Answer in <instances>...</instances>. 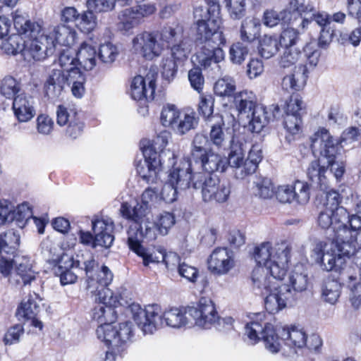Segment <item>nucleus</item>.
<instances>
[{
  "label": "nucleus",
  "instance_id": "obj_33",
  "mask_svg": "<svg viewBox=\"0 0 361 361\" xmlns=\"http://www.w3.org/2000/svg\"><path fill=\"white\" fill-rule=\"evenodd\" d=\"M38 298L39 295L36 293H34V297L30 295L21 302L17 310L16 314L19 319L30 320L32 326L41 330L42 329L43 324L36 318L40 310L39 305L36 301V299Z\"/></svg>",
  "mask_w": 361,
  "mask_h": 361
},
{
  "label": "nucleus",
  "instance_id": "obj_35",
  "mask_svg": "<svg viewBox=\"0 0 361 361\" xmlns=\"http://www.w3.org/2000/svg\"><path fill=\"white\" fill-rule=\"evenodd\" d=\"M16 270L17 274L21 278L23 285H30L32 282L41 284V279L38 274L32 269V263L30 258L27 257H18L15 260Z\"/></svg>",
  "mask_w": 361,
  "mask_h": 361
},
{
  "label": "nucleus",
  "instance_id": "obj_19",
  "mask_svg": "<svg viewBox=\"0 0 361 361\" xmlns=\"http://www.w3.org/2000/svg\"><path fill=\"white\" fill-rule=\"evenodd\" d=\"M188 317L196 326L205 329L214 326L220 319L214 302L206 298L200 299L196 306L188 307Z\"/></svg>",
  "mask_w": 361,
  "mask_h": 361
},
{
  "label": "nucleus",
  "instance_id": "obj_43",
  "mask_svg": "<svg viewBox=\"0 0 361 361\" xmlns=\"http://www.w3.org/2000/svg\"><path fill=\"white\" fill-rule=\"evenodd\" d=\"M118 27L121 30L129 31L142 23L133 7L122 10L118 16Z\"/></svg>",
  "mask_w": 361,
  "mask_h": 361
},
{
  "label": "nucleus",
  "instance_id": "obj_29",
  "mask_svg": "<svg viewBox=\"0 0 361 361\" xmlns=\"http://www.w3.org/2000/svg\"><path fill=\"white\" fill-rule=\"evenodd\" d=\"M176 223L175 216L173 213L169 212H163L160 213L156 218L155 221L151 220L149 216L142 219L140 222L131 223L130 225L136 224L139 231L145 230L146 226L152 224L155 230L156 238L158 234L166 235L169 233V230L174 226Z\"/></svg>",
  "mask_w": 361,
  "mask_h": 361
},
{
  "label": "nucleus",
  "instance_id": "obj_42",
  "mask_svg": "<svg viewBox=\"0 0 361 361\" xmlns=\"http://www.w3.org/2000/svg\"><path fill=\"white\" fill-rule=\"evenodd\" d=\"M261 23L259 19L245 18L241 25L240 37L243 41L252 42L260 34Z\"/></svg>",
  "mask_w": 361,
  "mask_h": 361
},
{
  "label": "nucleus",
  "instance_id": "obj_46",
  "mask_svg": "<svg viewBox=\"0 0 361 361\" xmlns=\"http://www.w3.org/2000/svg\"><path fill=\"white\" fill-rule=\"evenodd\" d=\"M279 45L276 36L264 35L259 42V54L264 59H270L278 52Z\"/></svg>",
  "mask_w": 361,
  "mask_h": 361
},
{
  "label": "nucleus",
  "instance_id": "obj_57",
  "mask_svg": "<svg viewBox=\"0 0 361 361\" xmlns=\"http://www.w3.org/2000/svg\"><path fill=\"white\" fill-rule=\"evenodd\" d=\"M132 324L129 322L121 323L116 328V335L114 340V346L120 347L127 343L133 337Z\"/></svg>",
  "mask_w": 361,
  "mask_h": 361
},
{
  "label": "nucleus",
  "instance_id": "obj_16",
  "mask_svg": "<svg viewBox=\"0 0 361 361\" xmlns=\"http://www.w3.org/2000/svg\"><path fill=\"white\" fill-rule=\"evenodd\" d=\"M84 264L87 276V288L95 295H102V293L104 289H109L107 286L113 280L112 272L106 266L99 267L94 259L87 260Z\"/></svg>",
  "mask_w": 361,
  "mask_h": 361
},
{
  "label": "nucleus",
  "instance_id": "obj_37",
  "mask_svg": "<svg viewBox=\"0 0 361 361\" xmlns=\"http://www.w3.org/2000/svg\"><path fill=\"white\" fill-rule=\"evenodd\" d=\"M175 27L180 28V36L177 38L174 37V39H172L170 42H166V47L170 48L171 56L174 59L183 61L188 57L191 51V44L188 40L183 37V27L177 25Z\"/></svg>",
  "mask_w": 361,
  "mask_h": 361
},
{
  "label": "nucleus",
  "instance_id": "obj_27",
  "mask_svg": "<svg viewBox=\"0 0 361 361\" xmlns=\"http://www.w3.org/2000/svg\"><path fill=\"white\" fill-rule=\"evenodd\" d=\"M12 109L17 121L27 123L36 114L35 101L33 97L26 93H20L13 98Z\"/></svg>",
  "mask_w": 361,
  "mask_h": 361
},
{
  "label": "nucleus",
  "instance_id": "obj_13",
  "mask_svg": "<svg viewBox=\"0 0 361 361\" xmlns=\"http://www.w3.org/2000/svg\"><path fill=\"white\" fill-rule=\"evenodd\" d=\"M76 36L77 32L74 28L63 24L53 27L47 34L42 33L41 40H37V49H42L44 54L43 60L53 54L56 44L65 47L73 45Z\"/></svg>",
  "mask_w": 361,
  "mask_h": 361
},
{
  "label": "nucleus",
  "instance_id": "obj_62",
  "mask_svg": "<svg viewBox=\"0 0 361 361\" xmlns=\"http://www.w3.org/2000/svg\"><path fill=\"white\" fill-rule=\"evenodd\" d=\"M294 200L298 204H306L310 200V187L305 182L296 180L293 185Z\"/></svg>",
  "mask_w": 361,
  "mask_h": 361
},
{
  "label": "nucleus",
  "instance_id": "obj_47",
  "mask_svg": "<svg viewBox=\"0 0 361 361\" xmlns=\"http://www.w3.org/2000/svg\"><path fill=\"white\" fill-rule=\"evenodd\" d=\"M283 125L287 132L286 138L288 142H291L295 139V136L298 135L302 131V123L301 116L294 114H286Z\"/></svg>",
  "mask_w": 361,
  "mask_h": 361
},
{
  "label": "nucleus",
  "instance_id": "obj_9",
  "mask_svg": "<svg viewBox=\"0 0 361 361\" xmlns=\"http://www.w3.org/2000/svg\"><path fill=\"white\" fill-rule=\"evenodd\" d=\"M152 226L153 225L149 224L146 226L145 230L139 231L136 224L130 225L127 231V243L130 250L142 259V264L145 267L150 264H157L161 259L163 248L159 247L157 249H150L142 245L144 239L147 241L156 240L155 230Z\"/></svg>",
  "mask_w": 361,
  "mask_h": 361
},
{
  "label": "nucleus",
  "instance_id": "obj_18",
  "mask_svg": "<svg viewBox=\"0 0 361 361\" xmlns=\"http://www.w3.org/2000/svg\"><path fill=\"white\" fill-rule=\"evenodd\" d=\"M102 294L96 295L98 303L93 309V319L99 324H113L117 317L115 307L119 303V297L111 289H104Z\"/></svg>",
  "mask_w": 361,
  "mask_h": 361
},
{
  "label": "nucleus",
  "instance_id": "obj_63",
  "mask_svg": "<svg viewBox=\"0 0 361 361\" xmlns=\"http://www.w3.org/2000/svg\"><path fill=\"white\" fill-rule=\"evenodd\" d=\"M56 123L60 126H63L80 116L74 109H68L63 105H59L56 108Z\"/></svg>",
  "mask_w": 361,
  "mask_h": 361
},
{
  "label": "nucleus",
  "instance_id": "obj_50",
  "mask_svg": "<svg viewBox=\"0 0 361 361\" xmlns=\"http://www.w3.org/2000/svg\"><path fill=\"white\" fill-rule=\"evenodd\" d=\"M75 25L81 32L90 33L97 27V16L92 10L83 11L80 13Z\"/></svg>",
  "mask_w": 361,
  "mask_h": 361
},
{
  "label": "nucleus",
  "instance_id": "obj_48",
  "mask_svg": "<svg viewBox=\"0 0 361 361\" xmlns=\"http://www.w3.org/2000/svg\"><path fill=\"white\" fill-rule=\"evenodd\" d=\"M236 88L235 81L229 76L219 79L214 85V92L221 97H231Z\"/></svg>",
  "mask_w": 361,
  "mask_h": 361
},
{
  "label": "nucleus",
  "instance_id": "obj_10",
  "mask_svg": "<svg viewBox=\"0 0 361 361\" xmlns=\"http://www.w3.org/2000/svg\"><path fill=\"white\" fill-rule=\"evenodd\" d=\"M160 121L163 126L183 135L197 127L199 118L192 109H179L174 104H167L161 109Z\"/></svg>",
  "mask_w": 361,
  "mask_h": 361
},
{
  "label": "nucleus",
  "instance_id": "obj_2",
  "mask_svg": "<svg viewBox=\"0 0 361 361\" xmlns=\"http://www.w3.org/2000/svg\"><path fill=\"white\" fill-rule=\"evenodd\" d=\"M292 247L285 240L264 241L253 252L257 266L251 274L252 288L255 294L264 295L282 280L287 273Z\"/></svg>",
  "mask_w": 361,
  "mask_h": 361
},
{
  "label": "nucleus",
  "instance_id": "obj_15",
  "mask_svg": "<svg viewBox=\"0 0 361 361\" xmlns=\"http://www.w3.org/2000/svg\"><path fill=\"white\" fill-rule=\"evenodd\" d=\"M159 189L157 187L146 188L141 195V200L136 206L132 207L128 202H123L120 212L121 215L131 223H137L144 219L151 213L152 205L158 198Z\"/></svg>",
  "mask_w": 361,
  "mask_h": 361
},
{
  "label": "nucleus",
  "instance_id": "obj_53",
  "mask_svg": "<svg viewBox=\"0 0 361 361\" xmlns=\"http://www.w3.org/2000/svg\"><path fill=\"white\" fill-rule=\"evenodd\" d=\"M59 64L62 68L60 71L65 75L68 74L73 68H78L77 67L78 62L76 60V56H75V53L70 49L63 50L60 54L59 57ZM54 71L59 70L54 69L51 73Z\"/></svg>",
  "mask_w": 361,
  "mask_h": 361
},
{
  "label": "nucleus",
  "instance_id": "obj_51",
  "mask_svg": "<svg viewBox=\"0 0 361 361\" xmlns=\"http://www.w3.org/2000/svg\"><path fill=\"white\" fill-rule=\"evenodd\" d=\"M285 10L290 11L293 19L298 16L306 17L310 13L314 11V7L312 4H305V0H290Z\"/></svg>",
  "mask_w": 361,
  "mask_h": 361
},
{
  "label": "nucleus",
  "instance_id": "obj_7",
  "mask_svg": "<svg viewBox=\"0 0 361 361\" xmlns=\"http://www.w3.org/2000/svg\"><path fill=\"white\" fill-rule=\"evenodd\" d=\"M209 140L206 135L197 133L192 142L190 159L195 165H198L207 173L224 172L227 162L219 154L214 152L208 147Z\"/></svg>",
  "mask_w": 361,
  "mask_h": 361
},
{
  "label": "nucleus",
  "instance_id": "obj_36",
  "mask_svg": "<svg viewBox=\"0 0 361 361\" xmlns=\"http://www.w3.org/2000/svg\"><path fill=\"white\" fill-rule=\"evenodd\" d=\"M339 219V216H336L335 212H333V210L322 209L320 211L317 218L319 226L323 229L332 228L335 236L334 239L325 238L316 240L312 245V247H314L315 242L318 240H334L335 244H339L338 242V231L340 224L343 221L342 220L340 221ZM312 249L313 248H312Z\"/></svg>",
  "mask_w": 361,
  "mask_h": 361
},
{
  "label": "nucleus",
  "instance_id": "obj_14",
  "mask_svg": "<svg viewBox=\"0 0 361 361\" xmlns=\"http://www.w3.org/2000/svg\"><path fill=\"white\" fill-rule=\"evenodd\" d=\"M92 227L94 233V237L89 231H79L80 243L92 247L101 246L107 248L111 247L114 240L112 234L113 221L109 218H96L92 221Z\"/></svg>",
  "mask_w": 361,
  "mask_h": 361
},
{
  "label": "nucleus",
  "instance_id": "obj_3",
  "mask_svg": "<svg viewBox=\"0 0 361 361\" xmlns=\"http://www.w3.org/2000/svg\"><path fill=\"white\" fill-rule=\"evenodd\" d=\"M129 309L133 319L144 334H152L164 325L180 329L188 325L190 319L188 307H173L162 311L159 305H147L142 309L138 304H132Z\"/></svg>",
  "mask_w": 361,
  "mask_h": 361
},
{
  "label": "nucleus",
  "instance_id": "obj_45",
  "mask_svg": "<svg viewBox=\"0 0 361 361\" xmlns=\"http://www.w3.org/2000/svg\"><path fill=\"white\" fill-rule=\"evenodd\" d=\"M340 202L339 193L335 190L329 191L326 195L323 209L333 210L336 216H339L340 221H345L348 219V212L344 207L339 206Z\"/></svg>",
  "mask_w": 361,
  "mask_h": 361
},
{
  "label": "nucleus",
  "instance_id": "obj_28",
  "mask_svg": "<svg viewBox=\"0 0 361 361\" xmlns=\"http://www.w3.org/2000/svg\"><path fill=\"white\" fill-rule=\"evenodd\" d=\"M49 261L53 265L55 274L60 277L62 286L72 284L77 281L78 276L73 271L74 262L68 255L63 254Z\"/></svg>",
  "mask_w": 361,
  "mask_h": 361
},
{
  "label": "nucleus",
  "instance_id": "obj_25",
  "mask_svg": "<svg viewBox=\"0 0 361 361\" xmlns=\"http://www.w3.org/2000/svg\"><path fill=\"white\" fill-rule=\"evenodd\" d=\"M149 153V151H147L143 154L145 161L137 166V171L140 177L147 184L157 185L161 182V173L167 161L164 163L161 159L150 157Z\"/></svg>",
  "mask_w": 361,
  "mask_h": 361
},
{
  "label": "nucleus",
  "instance_id": "obj_60",
  "mask_svg": "<svg viewBox=\"0 0 361 361\" xmlns=\"http://www.w3.org/2000/svg\"><path fill=\"white\" fill-rule=\"evenodd\" d=\"M300 56L301 51L298 48L284 49L280 58L279 65L283 68L295 66Z\"/></svg>",
  "mask_w": 361,
  "mask_h": 361
},
{
  "label": "nucleus",
  "instance_id": "obj_41",
  "mask_svg": "<svg viewBox=\"0 0 361 361\" xmlns=\"http://www.w3.org/2000/svg\"><path fill=\"white\" fill-rule=\"evenodd\" d=\"M256 104L257 97L252 91L245 90L234 94L233 104L240 114L251 111L257 106Z\"/></svg>",
  "mask_w": 361,
  "mask_h": 361
},
{
  "label": "nucleus",
  "instance_id": "obj_22",
  "mask_svg": "<svg viewBox=\"0 0 361 361\" xmlns=\"http://www.w3.org/2000/svg\"><path fill=\"white\" fill-rule=\"evenodd\" d=\"M13 26L24 41L41 40V25L29 19L25 13L16 10L12 13Z\"/></svg>",
  "mask_w": 361,
  "mask_h": 361
},
{
  "label": "nucleus",
  "instance_id": "obj_49",
  "mask_svg": "<svg viewBox=\"0 0 361 361\" xmlns=\"http://www.w3.org/2000/svg\"><path fill=\"white\" fill-rule=\"evenodd\" d=\"M12 221H16L18 226L23 228L27 221L32 218V209L27 202H23L16 207L12 204Z\"/></svg>",
  "mask_w": 361,
  "mask_h": 361
},
{
  "label": "nucleus",
  "instance_id": "obj_1",
  "mask_svg": "<svg viewBox=\"0 0 361 361\" xmlns=\"http://www.w3.org/2000/svg\"><path fill=\"white\" fill-rule=\"evenodd\" d=\"M265 314L257 313L252 320L245 326V336L249 343L253 345L262 338L265 348L271 353H277L282 350L283 354L293 357L305 347L317 349L322 345V340L317 335H312L309 340L303 329L296 326H286L279 331L281 339L285 347L281 348L278 335L272 324L264 321Z\"/></svg>",
  "mask_w": 361,
  "mask_h": 361
},
{
  "label": "nucleus",
  "instance_id": "obj_52",
  "mask_svg": "<svg viewBox=\"0 0 361 361\" xmlns=\"http://www.w3.org/2000/svg\"><path fill=\"white\" fill-rule=\"evenodd\" d=\"M292 20L290 11L283 10L278 13L274 10L267 11L264 13V24L267 27H274L281 21L289 23Z\"/></svg>",
  "mask_w": 361,
  "mask_h": 361
},
{
  "label": "nucleus",
  "instance_id": "obj_4",
  "mask_svg": "<svg viewBox=\"0 0 361 361\" xmlns=\"http://www.w3.org/2000/svg\"><path fill=\"white\" fill-rule=\"evenodd\" d=\"M180 27H164L160 32L144 31L132 40L133 51L148 61L160 56L166 48V42L180 36Z\"/></svg>",
  "mask_w": 361,
  "mask_h": 361
},
{
  "label": "nucleus",
  "instance_id": "obj_38",
  "mask_svg": "<svg viewBox=\"0 0 361 361\" xmlns=\"http://www.w3.org/2000/svg\"><path fill=\"white\" fill-rule=\"evenodd\" d=\"M327 168L322 166L320 161L315 160L310 163L307 168V176L312 184L321 190H326L329 188V180L326 176Z\"/></svg>",
  "mask_w": 361,
  "mask_h": 361
},
{
  "label": "nucleus",
  "instance_id": "obj_23",
  "mask_svg": "<svg viewBox=\"0 0 361 361\" xmlns=\"http://www.w3.org/2000/svg\"><path fill=\"white\" fill-rule=\"evenodd\" d=\"M234 267L235 259L233 253L225 247H219L214 249L208 259V269L216 275H226Z\"/></svg>",
  "mask_w": 361,
  "mask_h": 361
},
{
  "label": "nucleus",
  "instance_id": "obj_24",
  "mask_svg": "<svg viewBox=\"0 0 361 361\" xmlns=\"http://www.w3.org/2000/svg\"><path fill=\"white\" fill-rule=\"evenodd\" d=\"M20 235L13 231L0 233V273L4 276H8L11 274L14 260L6 257L3 253L13 252L18 246Z\"/></svg>",
  "mask_w": 361,
  "mask_h": 361
},
{
  "label": "nucleus",
  "instance_id": "obj_54",
  "mask_svg": "<svg viewBox=\"0 0 361 361\" xmlns=\"http://www.w3.org/2000/svg\"><path fill=\"white\" fill-rule=\"evenodd\" d=\"M97 54L102 62L111 64L118 57L119 51L116 45L111 42H106L100 45Z\"/></svg>",
  "mask_w": 361,
  "mask_h": 361
},
{
  "label": "nucleus",
  "instance_id": "obj_32",
  "mask_svg": "<svg viewBox=\"0 0 361 361\" xmlns=\"http://www.w3.org/2000/svg\"><path fill=\"white\" fill-rule=\"evenodd\" d=\"M225 57L224 50L220 47L202 46L196 54L192 56V61L204 68H209L213 63L219 68L218 63Z\"/></svg>",
  "mask_w": 361,
  "mask_h": 361
},
{
  "label": "nucleus",
  "instance_id": "obj_5",
  "mask_svg": "<svg viewBox=\"0 0 361 361\" xmlns=\"http://www.w3.org/2000/svg\"><path fill=\"white\" fill-rule=\"evenodd\" d=\"M312 150H318L321 156L326 159L327 169L337 180L345 171V159L342 154L343 146L325 128L319 129L311 137Z\"/></svg>",
  "mask_w": 361,
  "mask_h": 361
},
{
  "label": "nucleus",
  "instance_id": "obj_26",
  "mask_svg": "<svg viewBox=\"0 0 361 361\" xmlns=\"http://www.w3.org/2000/svg\"><path fill=\"white\" fill-rule=\"evenodd\" d=\"M245 152V145L243 143L233 140L228 159L224 157L227 162L226 167L230 166L234 169L235 176L238 179H244L249 176L247 171H245L247 168Z\"/></svg>",
  "mask_w": 361,
  "mask_h": 361
},
{
  "label": "nucleus",
  "instance_id": "obj_31",
  "mask_svg": "<svg viewBox=\"0 0 361 361\" xmlns=\"http://www.w3.org/2000/svg\"><path fill=\"white\" fill-rule=\"evenodd\" d=\"M171 138L170 132L166 130L161 131L152 141H146V144H142L143 146L141 147L142 154H145L147 151H149L150 157L161 159L164 163L166 161L168 162L166 153L171 151L165 150V147Z\"/></svg>",
  "mask_w": 361,
  "mask_h": 361
},
{
  "label": "nucleus",
  "instance_id": "obj_11",
  "mask_svg": "<svg viewBox=\"0 0 361 361\" xmlns=\"http://www.w3.org/2000/svg\"><path fill=\"white\" fill-rule=\"evenodd\" d=\"M166 155H168L166 167H171L168 180L180 190H186L190 187L194 188L195 176L202 174V172L197 171L200 169L198 168V165H195L193 162L185 159L178 163L173 152H168Z\"/></svg>",
  "mask_w": 361,
  "mask_h": 361
},
{
  "label": "nucleus",
  "instance_id": "obj_20",
  "mask_svg": "<svg viewBox=\"0 0 361 361\" xmlns=\"http://www.w3.org/2000/svg\"><path fill=\"white\" fill-rule=\"evenodd\" d=\"M264 295V307L270 314L278 313L294 300L293 291L288 284H278Z\"/></svg>",
  "mask_w": 361,
  "mask_h": 361
},
{
  "label": "nucleus",
  "instance_id": "obj_40",
  "mask_svg": "<svg viewBox=\"0 0 361 361\" xmlns=\"http://www.w3.org/2000/svg\"><path fill=\"white\" fill-rule=\"evenodd\" d=\"M342 290L341 283L336 279H326L321 287V296L322 300L331 305H335L341 296Z\"/></svg>",
  "mask_w": 361,
  "mask_h": 361
},
{
  "label": "nucleus",
  "instance_id": "obj_30",
  "mask_svg": "<svg viewBox=\"0 0 361 361\" xmlns=\"http://www.w3.org/2000/svg\"><path fill=\"white\" fill-rule=\"evenodd\" d=\"M307 78L306 65L295 66L293 72L285 75L282 78L281 88L288 92L300 91L305 86Z\"/></svg>",
  "mask_w": 361,
  "mask_h": 361
},
{
  "label": "nucleus",
  "instance_id": "obj_58",
  "mask_svg": "<svg viewBox=\"0 0 361 361\" xmlns=\"http://www.w3.org/2000/svg\"><path fill=\"white\" fill-rule=\"evenodd\" d=\"M0 90L6 98H14L20 90V85L15 78L8 76L3 79Z\"/></svg>",
  "mask_w": 361,
  "mask_h": 361
},
{
  "label": "nucleus",
  "instance_id": "obj_61",
  "mask_svg": "<svg viewBox=\"0 0 361 361\" xmlns=\"http://www.w3.org/2000/svg\"><path fill=\"white\" fill-rule=\"evenodd\" d=\"M299 39V32L297 30L288 27L281 34L279 42L283 49L297 48L295 47Z\"/></svg>",
  "mask_w": 361,
  "mask_h": 361
},
{
  "label": "nucleus",
  "instance_id": "obj_64",
  "mask_svg": "<svg viewBox=\"0 0 361 361\" xmlns=\"http://www.w3.org/2000/svg\"><path fill=\"white\" fill-rule=\"evenodd\" d=\"M224 3L232 18L239 19L245 15V0H224Z\"/></svg>",
  "mask_w": 361,
  "mask_h": 361
},
{
  "label": "nucleus",
  "instance_id": "obj_56",
  "mask_svg": "<svg viewBox=\"0 0 361 361\" xmlns=\"http://www.w3.org/2000/svg\"><path fill=\"white\" fill-rule=\"evenodd\" d=\"M262 159V154L261 147L259 145H252L249 150L248 155L246 159L247 168L245 169V171H247L249 176L255 172L258 164Z\"/></svg>",
  "mask_w": 361,
  "mask_h": 361
},
{
  "label": "nucleus",
  "instance_id": "obj_12",
  "mask_svg": "<svg viewBox=\"0 0 361 361\" xmlns=\"http://www.w3.org/2000/svg\"><path fill=\"white\" fill-rule=\"evenodd\" d=\"M213 173L197 174L194 177V189H200L204 202H226L230 195L231 189L227 183H221Z\"/></svg>",
  "mask_w": 361,
  "mask_h": 361
},
{
  "label": "nucleus",
  "instance_id": "obj_6",
  "mask_svg": "<svg viewBox=\"0 0 361 361\" xmlns=\"http://www.w3.org/2000/svg\"><path fill=\"white\" fill-rule=\"evenodd\" d=\"M196 39L210 45V42L218 45L224 44L226 38L220 30L221 19L219 8L214 6L210 8L202 6L194 9Z\"/></svg>",
  "mask_w": 361,
  "mask_h": 361
},
{
  "label": "nucleus",
  "instance_id": "obj_59",
  "mask_svg": "<svg viewBox=\"0 0 361 361\" xmlns=\"http://www.w3.org/2000/svg\"><path fill=\"white\" fill-rule=\"evenodd\" d=\"M248 48L243 42L233 44L229 49V59L234 64L240 65L248 54Z\"/></svg>",
  "mask_w": 361,
  "mask_h": 361
},
{
  "label": "nucleus",
  "instance_id": "obj_44",
  "mask_svg": "<svg viewBox=\"0 0 361 361\" xmlns=\"http://www.w3.org/2000/svg\"><path fill=\"white\" fill-rule=\"evenodd\" d=\"M252 111L249 128L253 133H259L269 123V114L267 108L263 106H257Z\"/></svg>",
  "mask_w": 361,
  "mask_h": 361
},
{
  "label": "nucleus",
  "instance_id": "obj_34",
  "mask_svg": "<svg viewBox=\"0 0 361 361\" xmlns=\"http://www.w3.org/2000/svg\"><path fill=\"white\" fill-rule=\"evenodd\" d=\"M97 56L96 47L90 42H83L76 52V60L84 70L92 71L97 65Z\"/></svg>",
  "mask_w": 361,
  "mask_h": 361
},
{
  "label": "nucleus",
  "instance_id": "obj_17",
  "mask_svg": "<svg viewBox=\"0 0 361 361\" xmlns=\"http://www.w3.org/2000/svg\"><path fill=\"white\" fill-rule=\"evenodd\" d=\"M18 35H12L8 37H4L0 39V47L7 54L16 55L21 54L23 57L30 61L43 60L44 54L42 51L37 49V40L24 41Z\"/></svg>",
  "mask_w": 361,
  "mask_h": 361
},
{
  "label": "nucleus",
  "instance_id": "obj_55",
  "mask_svg": "<svg viewBox=\"0 0 361 361\" xmlns=\"http://www.w3.org/2000/svg\"><path fill=\"white\" fill-rule=\"evenodd\" d=\"M98 339L107 345L114 346V340L116 335V327L112 324H99L96 330Z\"/></svg>",
  "mask_w": 361,
  "mask_h": 361
},
{
  "label": "nucleus",
  "instance_id": "obj_21",
  "mask_svg": "<svg viewBox=\"0 0 361 361\" xmlns=\"http://www.w3.org/2000/svg\"><path fill=\"white\" fill-rule=\"evenodd\" d=\"M157 73L155 70L150 69L145 77L135 76L130 85V94L134 100H142L145 98L152 100L156 88Z\"/></svg>",
  "mask_w": 361,
  "mask_h": 361
},
{
  "label": "nucleus",
  "instance_id": "obj_8",
  "mask_svg": "<svg viewBox=\"0 0 361 361\" xmlns=\"http://www.w3.org/2000/svg\"><path fill=\"white\" fill-rule=\"evenodd\" d=\"M85 76L79 68H73L66 75L61 71H54L44 84V92L49 98H57L67 84L71 86V92L75 97L82 98L85 92Z\"/></svg>",
  "mask_w": 361,
  "mask_h": 361
},
{
  "label": "nucleus",
  "instance_id": "obj_39",
  "mask_svg": "<svg viewBox=\"0 0 361 361\" xmlns=\"http://www.w3.org/2000/svg\"><path fill=\"white\" fill-rule=\"evenodd\" d=\"M289 288L295 295V292L305 290L308 285V274L302 264H296L288 276Z\"/></svg>",
  "mask_w": 361,
  "mask_h": 361
}]
</instances>
